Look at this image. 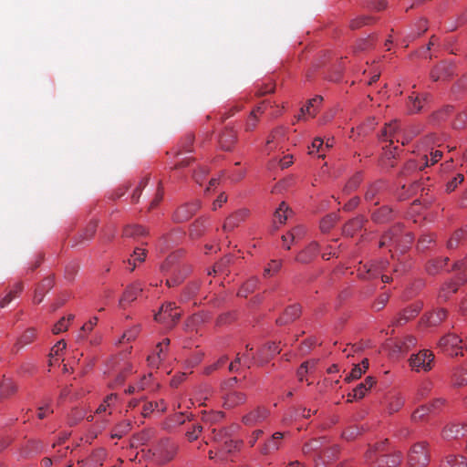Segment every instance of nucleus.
<instances>
[{"label": "nucleus", "mask_w": 467, "mask_h": 467, "mask_svg": "<svg viewBox=\"0 0 467 467\" xmlns=\"http://www.w3.org/2000/svg\"><path fill=\"white\" fill-rule=\"evenodd\" d=\"M237 134L233 129L226 128L219 137L220 147L224 150H230L236 142Z\"/></svg>", "instance_id": "20"}, {"label": "nucleus", "mask_w": 467, "mask_h": 467, "mask_svg": "<svg viewBox=\"0 0 467 467\" xmlns=\"http://www.w3.org/2000/svg\"><path fill=\"white\" fill-rule=\"evenodd\" d=\"M268 417V411L265 408L258 407L243 417L245 425L253 426L264 421Z\"/></svg>", "instance_id": "17"}, {"label": "nucleus", "mask_w": 467, "mask_h": 467, "mask_svg": "<svg viewBox=\"0 0 467 467\" xmlns=\"http://www.w3.org/2000/svg\"><path fill=\"white\" fill-rule=\"evenodd\" d=\"M376 379L372 376H368L365 380L356 386L352 391L354 400H360L365 397L366 393L375 385Z\"/></svg>", "instance_id": "21"}, {"label": "nucleus", "mask_w": 467, "mask_h": 467, "mask_svg": "<svg viewBox=\"0 0 467 467\" xmlns=\"http://www.w3.org/2000/svg\"><path fill=\"white\" fill-rule=\"evenodd\" d=\"M178 448V445L173 441L162 439L152 446L150 451L158 463L165 464L175 457Z\"/></svg>", "instance_id": "3"}, {"label": "nucleus", "mask_w": 467, "mask_h": 467, "mask_svg": "<svg viewBox=\"0 0 467 467\" xmlns=\"http://www.w3.org/2000/svg\"><path fill=\"white\" fill-rule=\"evenodd\" d=\"M253 348H250V350H246L244 354L242 355L241 362L243 361L244 366L250 368L254 364H257V355L254 356L251 351Z\"/></svg>", "instance_id": "60"}, {"label": "nucleus", "mask_w": 467, "mask_h": 467, "mask_svg": "<svg viewBox=\"0 0 467 467\" xmlns=\"http://www.w3.org/2000/svg\"><path fill=\"white\" fill-rule=\"evenodd\" d=\"M67 344L64 340H59L57 344L51 348L50 352V360L49 365L52 366L54 362L59 359V357L62 355L63 351L66 349Z\"/></svg>", "instance_id": "44"}, {"label": "nucleus", "mask_w": 467, "mask_h": 467, "mask_svg": "<svg viewBox=\"0 0 467 467\" xmlns=\"http://www.w3.org/2000/svg\"><path fill=\"white\" fill-rule=\"evenodd\" d=\"M130 427L131 425L129 420H123L113 428L110 433V437L112 439H121L123 436L129 433Z\"/></svg>", "instance_id": "37"}, {"label": "nucleus", "mask_w": 467, "mask_h": 467, "mask_svg": "<svg viewBox=\"0 0 467 467\" xmlns=\"http://www.w3.org/2000/svg\"><path fill=\"white\" fill-rule=\"evenodd\" d=\"M167 410L166 403L163 400H160L159 401L155 402H148L143 406V415L147 416L148 414L158 411V412H164Z\"/></svg>", "instance_id": "40"}, {"label": "nucleus", "mask_w": 467, "mask_h": 467, "mask_svg": "<svg viewBox=\"0 0 467 467\" xmlns=\"http://www.w3.org/2000/svg\"><path fill=\"white\" fill-rule=\"evenodd\" d=\"M318 253V244L316 242L309 244L304 250L298 253L296 255V261L307 264L311 262Z\"/></svg>", "instance_id": "22"}, {"label": "nucleus", "mask_w": 467, "mask_h": 467, "mask_svg": "<svg viewBox=\"0 0 467 467\" xmlns=\"http://www.w3.org/2000/svg\"><path fill=\"white\" fill-rule=\"evenodd\" d=\"M400 130V124L397 120H393L390 123L387 124L383 130H381V134L379 138L384 140H389V146H392L394 143V140L397 142L400 141L398 130Z\"/></svg>", "instance_id": "18"}, {"label": "nucleus", "mask_w": 467, "mask_h": 467, "mask_svg": "<svg viewBox=\"0 0 467 467\" xmlns=\"http://www.w3.org/2000/svg\"><path fill=\"white\" fill-rule=\"evenodd\" d=\"M421 307H422V305L420 302H417V303H414V304L409 306L400 315V317L396 320V324L398 326H401V325L407 323L409 320L414 318L415 317H417L419 315V313L421 310Z\"/></svg>", "instance_id": "19"}, {"label": "nucleus", "mask_w": 467, "mask_h": 467, "mask_svg": "<svg viewBox=\"0 0 467 467\" xmlns=\"http://www.w3.org/2000/svg\"><path fill=\"white\" fill-rule=\"evenodd\" d=\"M322 101H323V98L318 95L315 96L314 98L309 99L307 101L306 109V110L307 111V114L311 117H315L317 112V109L321 105Z\"/></svg>", "instance_id": "49"}, {"label": "nucleus", "mask_w": 467, "mask_h": 467, "mask_svg": "<svg viewBox=\"0 0 467 467\" xmlns=\"http://www.w3.org/2000/svg\"><path fill=\"white\" fill-rule=\"evenodd\" d=\"M365 223V218L362 215L357 216L349 220L343 228V233L348 236H353L356 232L360 230Z\"/></svg>", "instance_id": "30"}, {"label": "nucleus", "mask_w": 467, "mask_h": 467, "mask_svg": "<svg viewBox=\"0 0 467 467\" xmlns=\"http://www.w3.org/2000/svg\"><path fill=\"white\" fill-rule=\"evenodd\" d=\"M464 180V176L461 173L457 174L451 180H450L445 186V190L447 192H453L459 184H461Z\"/></svg>", "instance_id": "59"}, {"label": "nucleus", "mask_w": 467, "mask_h": 467, "mask_svg": "<svg viewBox=\"0 0 467 467\" xmlns=\"http://www.w3.org/2000/svg\"><path fill=\"white\" fill-rule=\"evenodd\" d=\"M74 317H75L72 314L68 315L67 317H62L54 325L52 332L57 335L66 331L68 327L69 322L72 321Z\"/></svg>", "instance_id": "48"}, {"label": "nucleus", "mask_w": 467, "mask_h": 467, "mask_svg": "<svg viewBox=\"0 0 467 467\" xmlns=\"http://www.w3.org/2000/svg\"><path fill=\"white\" fill-rule=\"evenodd\" d=\"M133 371V367L129 362H124L119 368V372L116 376L113 385L120 386L124 383L126 378L130 376Z\"/></svg>", "instance_id": "38"}, {"label": "nucleus", "mask_w": 467, "mask_h": 467, "mask_svg": "<svg viewBox=\"0 0 467 467\" xmlns=\"http://www.w3.org/2000/svg\"><path fill=\"white\" fill-rule=\"evenodd\" d=\"M17 388L11 379L4 378L0 382V399H8L14 395Z\"/></svg>", "instance_id": "31"}, {"label": "nucleus", "mask_w": 467, "mask_h": 467, "mask_svg": "<svg viewBox=\"0 0 467 467\" xmlns=\"http://www.w3.org/2000/svg\"><path fill=\"white\" fill-rule=\"evenodd\" d=\"M430 413H431V408L425 405H421L417 408L411 414V420L415 422L423 420Z\"/></svg>", "instance_id": "47"}, {"label": "nucleus", "mask_w": 467, "mask_h": 467, "mask_svg": "<svg viewBox=\"0 0 467 467\" xmlns=\"http://www.w3.org/2000/svg\"><path fill=\"white\" fill-rule=\"evenodd\" d=\"M202 431V426L200 424H194L192 426V428L187 430L185 436H186L187 440L190 442H192V441H196L199 438Z\"/></svg>", "instance_id": "54"}, {"label": "nucleus", "mask_w": 467, "mask_h": 467, "mask_svg": "<svg viewBox=\"0 0 467 467\" xmlns=\"http://www.w3.org/2000/svg\"><path fill=\"white\" fill-rule=\"evenodd\" d=\"M227 360H228V358L226 356L221 357L216 362H214L213 364H212L210 366H207L204 368V373L206 375L211 374L214 370L222 368L227 362Z\"/></svg>", "instance_id": "63"}, {"label": "nucleus", "mask_w": 467, "mask_h": 467, "mask_svg": "<svg viewBox=\"0 0 467 467\" xmlns=\"http://www.w3.org/2000/svg\"><path fill=\"white\" fill-rule=\"evenodd\" d=\"M146 234L147 230L138 224L128 225L123 230V236L132 239H138L139 237L144 236Z\"/></svg>", "instance_id": "35"}, {"label": "nucleus", "mask_w": 467, "mask_h": 467, "mask_svg": "<svg viewBox=\"0 0 467 467\" xmlns=\"http://www.w3.org/2000/svg\"><path fill=\"white\" fill-rule=\"evenodd\" d=\"M117 400L116 394H109L108 395L104 400L103 402L97 408L96 414L102 415V414H111L110 408L114 404V402Z\"/></svg>", "instance_id": "36"}, {"label": "nucleus", "mask_w": 467, "mask_h": 467, "mask_svg": "<svg viewBox=\"0 0 467 467\" xmlns=\"http://www.w3.org/2000/svg\"><path fill=\"white\" fill-rule=\"evenodd\" d=\"M337 215L336 213L327 214L320 221V230L323 233L329 232L337 223Z\"/></svg>", "instance_id": "46"}, {"label": "nucleus", "mask_w": 467, "mask_h": 467, "mask_svg": "<svg viewBox=\"0 0 467 467\" xmlns=\"http://www.w3.org/2000/svg\"><path fill=\"white\" fill-rule=\"evenodd\" d=\"M36 337V331L34 328H28L26 329L20 337L19 338V341L18 343L20 345H27L31 342H33V340L35 339Z\"/></svg>", "instance_id": "61"}, {"label": "nucleus", "mask_w": 467, "mask_h": 467, "mask_svg": "<svg viewBox=\"0 0 467 467\" xmlns=\"http://www.w3.org/2000/svg\"><path fill=\"white\" fill-rule=\"evenodd\" d=\"M462 339L459 336L456 334L449 333L440 339L438 348L444 354L453 357L462 353Z\"/></svg>", "instance_id": "8"}, {"label": "nucleus", "mask_w": 467, "mask_h": 467, "mask_svg": "<svg viewBox=\"0 0 467 467\" xmlns=\"http://www.w3.org/2000/svg\"><path fill=\"white\" fill-rule=\"evenodd\" d=\"M451 383L454 388L467 385V361L453 367L451 371Z\"/></svg>", "instance_id": "12"}, {"label": "nucleus", "mask_w": 467, "mask_h": 467, "mask_svg": "<svg viewBox=\"0 0 467 467\" xmlns=\"http://www.w3.org/2000/svg\"><path fill=\"white\" fill-rule=\"evenodd\" d=\"M282 266V262L279 260H272L264 270V276L270 277L276 274Z\"/></svg>", "instance_id": "53"}, {"label": "nucleus", "mask_w": 467, "mask_h": 467, "mask_svg": "<svg viewBox=\"0 0 467 467\" xmlns=\"http://www.w3.org/2000/svg\"><path fill=\"white\" fill-rule=\"evenodd\" d=\"M434 242V235L431 234H424L418 241V249L425 250L430 247V244Z\"/></svg>", "instance_id": "56"}, {"label": "nucleus", "mask_w": 467, "mask_h": 467, "mask_svg": "<svg viewBox=\"0 0 467 467\" xmlns=\"http://www.w3.org/2000/svg\"><path fill=\"white\" fill-rule=\"evenodd\" d=\"M169 345L170 339L164 338L161 342L157 344L155 352L153 354L157 357H160V358H161L162 360H164L167 356Z\"/></svg>", "instance_id": "52"}, {"label": "nucleus", "mask_w": 467, "mask_h": 467, "mask_svg": "<svg viewBox=\"0 0 467 467\" xmlns=\"http://www.w3.org/2000/svg\"><path fill=\"white\" fill-rule=\"evenodd\" d=\"M246 395L240 391L228 392L223 398V406L227 409H232L244 403Z\"/></svg>", "instance_id": "23"}, {"label": "nucleus", "mask_w": 467, "mask_h": 467, "mask_svg": "<svg viewBox=\"0 0 467 467\" xmlns=\"http://www.w3.org/2000/svg\"><path fill=\"white\" fill-rule=\"evenodd\" d=\"M388 440L376 442L365 453V461L373 467H398L403 459L399 451L387 452Z\"/></svg>", "instance_id": "1"}, {"label": "nucleus", "mask_w": 467, "mask_h": 467, "mask_svg": "<svg viewBox=\"0 0 467 467\" xmlns=\"http://www.w3.org/2000/svg\"><path fill=\"white\" fill-rule=\"evenodd\" d=\"M264 112V106L261 105V106H258L255 109H254L250 115H249V118L246 121V124H245V130L246 131H252L253 130H254V128L256 127L257 125V113L259 114H262Z\"/></svg>", "instance_id": "45"}, {"label": "nucleus", "mask_w": 467, "mask_h": 467, "mask_svg": "<svg viewBox=\"0 0 467 467\" xmlns=\"http://www.w3.org/2000/svg\"><path fill=\"white\" fill-rule=\"evenodd\" d=\"M388 262L386 260H379L371 262L363 265V269H358V276L365 279H373L380 275L383 283H389L390 277L386 275H381V272L387 267Z\"/></svg>", "instance_id": "7"}, {"label": "nucleus", "mask_w": 467, "mask_h": 467, "mask_svg": "<svg viewBox=\"0 0 467 467\" xmlns=\"http://www.w3.org/2000/svg\"><path fill=\"white\" fill-rule=\"evenodd\" d=\"M181 317L175 303L168 302L161 306L160 311L154 315V320L162 324L165 327H173Z\"/></svg>", "instance_id": "6"}, {"label": "nucleus", "mask_w": 467, "mask_h": 467, "mask_svg": "<svg viewBox=\"0 0 467 467\" xmlns=\"http://www.w3.org/2000/svg\"><path fill=\"white\" fill-rule=\"evenodd\" d=\"M429 443L419 441L414 443L407 454V463L409 467H426L430 462Z\"/></svg>", "instance_id": "4"}, {"label": "nucleus", "mask_w": 467, "mask_h": 467, "mask_svg": "<svg viewBox=\"0 0 467 467\" xmlns=\"http://www.w3.org/2000/svg\"><path fill=\"white\" fill-rule=\"evenodd\" d=\"M291 213L292 212L288 208L287 204L285 202H282L274 213L273 224L275 228L277 229L280 225L285 223Z\"/></svg>", "instance_id": "28"}, {"label": "nucleus", "mask_w": 467, "mask_h": 467, "mask_svg": "<svg viewBox=\"0 0 467 467\" xmlns=\"http://www.w3.org/2000/svg\"><path fill=\"white\" fill-rule=\"evenodd\" d=\"M461 284L458 280H450L445 282L440 291H439V299L441 301H447L451 296L457 292Z\"/></svg>", "instance_id": "27"}, {"label": "nucleus", "mask_w": 467, "mask_h": 467, "mask_svg": "<svg viewBox=\"0 0 467 467\" xmlns=\"http://www.w3.org/2000/svg\"><path fill=\"white\" fill-rule=\"evenodd\" d=\"M434 362V355L429 349H423L417 354H412L409 358V364L415 372H428L431 370Z\"/></svg>", "instance_id": "5"}, {"label": "nucleus", "mask_w": 467, "mask_h": 467, "mask_svg": "<svg viewBox=\"0 0 467 467\" xmlns=\"http://www.w3.org/2000/svg\"><path fill=\"white\" fill-rule=\"evenodd\" d=\"M447 400L444 398H437L431 402L428 403L427 406L431 408V413L440 411L446 404Z\"/></svg>", "instance_id": "64"}, {"label": "nucleus", "mask_w": 467, "mask_h": 467, "mask_svg": "<svg viewBox=\"0 0 467 467\" xmlns=\"http://www.w3.org/2000/svg\"><path fill=\"white\" fill-rule=\"evenodd\" d=\"M449 261L448 257H442V258H433L427 262L426 264V271L430 275H437L440 272H441L445 266L447 265Z\"/></svg>", "instance_id": "29"}, {"label": "nucleus", "mask_w": 467, "mask_h": 467, "mask_svg": "<svg viewBox=\"0 0 467 467\" xmlns=\"http://www.w3.org/2000/svg\"><path fill=\"white\" fill-rule=\"evenodd\" d=\"M405 400L400 393H389L386 395L384 403L389 414L399 411L404 405Z\"/></svg>", "instance_id": "15"}, {"label": "nucleus", "mask_w": 467, "mask_h": 467, "mask_svg": "<svg viewBox=\"0 0 467 467\" xmlns=\"http://www.w3.org/2000/svg\"><path fill=\"white\" fill-rule=\"evenodd\" d=\"M413 242V236L410 233L402 234L400 225L393 226L389 232L385 233L379 242V247L394 245L401 252L405 251Z\"/></svg>", "instance_id": "2"}, {"label": "nucleus", "mask_w": 467, "mask_h": 467, "mask_svg": "<svg viewBox=\"0 0 467 467\" xmlns=\"http://www.w3.org/2000/svg\"><path fill=\"white\" fill-rule=\"evenodd\" d=\"M194 136L192 133L186 134L178 144L177 149L173 150V155L178 156L182 152H191L193 144Z\"/></svg>", "instance_id": "33"}, {"label": "nucleus", "mask_w": 467, "mask_h": 467, "mask_svg": "<svg viewBox=\"0 0 467 467\" xmlns=\"http://www.w3.org/2000/svg\"><path fill=\"white\" fill-rule=\"evenodd\" d=\"M382 182H377L372 184H370L366 192H365V199L367 202H373L374 204L378 203L377 201V195L379 194V191L382 188Z\"/></svg>", "instance_id": "39"}, {"label": "nucleus", "mask_w": 467, "mask_h": 467, "mask_svg": "<svg viewBox=\"0 0 467 467\" xmlns=\"http://www.w3.org/2000/svg\"><path fill=\"white\" fill-rule=\"evenodd\" d=\"M249 214V211L246 209L238 210L237 212L231 214L226 218L223 229L225 232L233 231L235 227H237L242 222H244Z\"/></svg>", "instance_id": "14"}, {"label": "nucleus", "mask_w": 467, "mask_h": 467, "mask_svg": "<svg viewBox=\"0 0 467 467\" xmlns=\"http://www.w3.org/2000/svg\"><path fill=\"white\" fill-rule=\"evenodd\" d=\"M258 280L255 277L250 278L247 280L242 287L238 291V296H247L248 294L253 292L257 286Z\"/></svg>", "instance_id": "50"}, {"label": "nucleus", "mask_w": 467, "mask_h": 467, "mask_svg": "<svg viewBox=\"0 0 467 467\" xmlns=\"http://www.w3.org/2000/svg\"><path fill=\"white\" fill-rule=\"evenodd\" d=\"M280 351L279 346L275 342L262 346L257 351V365L262 366L267 363L275 355L279 354Z\"/></svg>", "instance_id": "11"}, {"label": "nucleus", "mask_w": 467, "mask_h": 467, "mask_svg": "<svg viewBox=\"0 0 467 467\" xmlns=\"http://www.w3.org/2000/svg\"><path fill=\"white\" fill-rule=\"evenodd\" d=\"M392 217V210L388 206H382L372 213V219L378 223L389 222Z\"/></svg>", "instance_id": "34"}, {"label": "nucleus", "mask_w": 467, "mask_h": 467, "mask_svg": "<svg viewBox=\"0 0 467 467\" xmlns=\"http://www.w3.org/2000/svg\"><path fill=\"white\" fill-rule=\"evenodd\" d=\"M201 202L193 200L186 202L180 207L173 213V220L177 223H183L190 220L195 213L200 209Z\"/></svg>", "instance_id": "9"}, {"label": "nucleus", "mask_w": 467, "mask_h": 467, "mask_svg": "<svg viewBox=\"0 0 467 467\" xmlns=\"http://www.w3.org/2000/svg\"><path fill=\"white\" fill-rule=\"evenodd\" d=\"M300 314L301 308L298 305L290 306L287 308H285V312L276 320V322L280 326L286 325L299 317Z\"/></svg>", "instance_id": "26"}, {"label": "nucleus", "mask_w": 467, "mask_h": 467, "mask_svg": "<svg viewBox=\"0 0 467 467\" xmlns=\"http://www.w3.org/2000/svg\"><path fill=\"white\" fill-rule=\"evenodd\" d=\"M142 291L141 284L139 282L130 285L119 299V306L125 307L127 304L133 302Z\"/></svg>", "instance_id": "16"}, {"label": "nucleus", "mask_w": 467, "mask_h": 467, "mask_svg": "<svg viewBox=\"0 0 467 467\" xmlns=\"http://www.w3.org/2000/svg\"><path fill=\"white\" fill-rule=\"evenodd\" d=\"M454 74V67L448 63H441L431 71L432 81L446 80Z\"/></svg>", "instance_id": "13"}, {"label": "nucleus", "mask_w": 467, "mask_h": 467, "mask_svg": "<svg viewBox=\"0 0 467 467\" xmlns=\"http://www.w3.org/2000/svg\"><path fill=\"white\" fill-rule=\"evenodd\" d=\"M441 467H467V458L463 455L450 454L442 461Z\"/></svg>", "instance_id": "32"}, {"label": "nucleus", "mask_w": 467, "mask_h": 467, "mask_svg": "<svg viewBox=\"0 0 467 467\" xmlns=\"http://www.w3.org/2000/svg\"><path fill=\"white\" fill-rule=\"evenodd\" d=\"M213 394V389L208 384H202L196 389V400L198 401L206 400Z\"/></svg>", "instance_id": "51"}, {"label": "nucleus", "mask_w": 467, "mask_h": 467, "mask_svg": "<svg viewBox=\"0 0 467 467\" xmlns=\"http://www.w3.org/2000/svg\"><path fill=\"white\" fill-rule=\"evenodd\" d=\"M320 441L318 440H312L304 444L302 451L305 455H310L320 448Z\"/></svg>", "instance_id": "58"}, {"label": "nucleus", "mask_w": 467, "mask_h": 467, "mask_svg": "<svg viewBox=\"0 0 467 467\" xmlns=\"http://www.w3.org/2000/svg\"><path fill=\"white\" fill-rule=\"evenodd\" d=\"M407 111L409 114L418 113L423 107V99L418 96H410L407 101Z\"/></svg>", "instance_id": "42"}, {"label": "nucleus", "mask_w": 467, "mask_h": 467, "mask_svg": "<svg viewBox=\"0 0 467 467\" xmlns=\"http://www.w3.org/2000/svg\"><path fill=\"white\" fill-rule=\"evenodd\" d=\"M286 433L280 431L273 433L272 436L261 445L260 453L268 455L278 451L282 446L283 439Z\"/></svg>", "instance_id": "10"}, {"label": "nucleus", "mask_w": 467, "mask_h": 467, "mask_svg": "<svg viewBox=\"0 0 467 467\" xmlns=\"http://www.w3.org/2000/svg\"><path fill=\"white\" fill-rule=\"evenodd\" d=\"M441 436L447 441L455 440L464 436V431H462L460 423L451 422L443 427Z\"/></svg>", "instance_id": "24"}, {"label": "nucleus", "mask_w": 467, "mask_h": 467, "mask_svg": "<svg viewBox=\"0 0 467 467\" xmlns=\"http://www.w3.org/2000/svg\"><path fill=\"white\" fill-rule=\"evenodd\" d=\"M369 366L368 359L363 358L359 364L355 365L351 371L348 373L344 381L349 383L353 380L358 379L368 370Z\"/></svg>", "instance_id": "25"}, {"label": "nucleus", "mask_w": 467, "mask_h": 467, "mask_svg": "<svg viewBox=\"0 0 467 467\" xmlns=\"http://www.w3.org/2000/svg\"><path fill=\"white\" fill-rule=\"evenodd\" d=\"M446 317L447 311L444 308H440L427 316V323L429 326H438Z\"/></svg>", "instance_id": "41"}, {"label": "nucleus", "mask_w": 467, "mask_h": 467, "mask_svg": "<svg viewBox=\"0 0 467 467\" xmlns=\"http://www.w3.org/2000/svg\"><path fill=\"white\" fill-rule=\"evenodd\" d=\"M198 290H199V285L197 283L189 284L185 287V289L182 295V300L190 299L192 296H194L197 293Z\"/></svg>", "instance_id": "62"}, {"label": "nucleus", "mask_w": 467, "mask_h": 467, "mask_svg": "<svg viewBox=\"0 0 467 467\" xmlns=\"http://www.w3.org/2000/svg\"><path fill=\"white\" fill-rule=\"evenodd\" d=\"M285 136V130L283 127H277L274 129L266 140V146L271 148V144L274 143L278 138Z\"/></svg>", "instance_id": "57"}, {"label": "nucleus", "mask_w": 467, "mask_h": 467, "mask_svg": "<svg viewBox=\"0 0 467 467\" xmlns=\"http://www.w3.org/2000/svg\"><path fill=\"white\" fill-rule=\"evenodd\" d=\"M453 267L456 270H462V272L461 274H459V275L457 277V280L459 281V283L461 285H462L465 282H467V265H466L465 262L464 261L456 262L454 264Z\"/></svg>", "instance_id": "55"}, {"label": "nucleus", "mask_w": 467, "mask_h": 467, "mask_svg": "<svg viewBox=\"0 0 467 467\" xmlns=\"http://www.w3.org/2000/svg\"><path fill=\"white\" fill-rule=\"evenodd\" d=\"M146 257V252L142 248H136L131 254V257L128 259V265L130 266V271H133L136 267V263H142L144 262Z\"/></svg>", "instance_id": "43"}]
</instances>
